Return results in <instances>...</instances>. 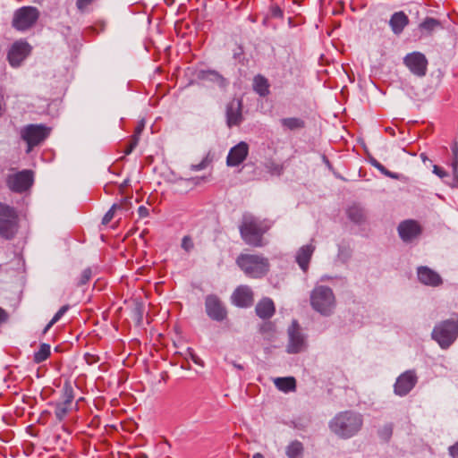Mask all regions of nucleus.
I'll return each mask as SVG.
<instances>
[{"mask_svg":"<svg viewBox=\"0 0 458 458\" xmlns=\"http://www.w3.org/2000/svg\"><path fill=\"white\" fill-rule=\"evenodd\" d=\"M363 424L362 415L352 411L337 413L329 422L330 430L341 438L356 435Z\"/></svg>","mask_w":458,"mask_h":458,"instance_id":"obj_1","label":"nucleus"},{"mask_svg":"<svg viewBox=\"0 0 458 458\" xmlns=\"http://www.w3.org/2000/svg\"><path fill=\"white\" fill-rule=\"evenodd\" d=\"M270 228L266 220H261L251 214H244L239 227L244 242L253 247L263 246V235Z\"/></svg>","mask_w":458,"mask_h":458,"instance_id":"obj_2","label":"nucleus"},{"mask_svg":"<svg viewBox=\"0 0 458 458\" xmlns=\"http://www.w3.org/2000/svg\"><path fill=\"white\" fill-rule=\"evenodd\" d=\"M236 263L244 274L252 278L265 276L270 268L269 260L262 255L241 254Z\"/></svg>","mask_w":458,"mask_h":458,"instance_id":"obj_3","label":"nucleus"},{"mask_svg":"<svg viewBox=\"0 0 458 458\" xmlns=\"http://www.w3.org/2000/svg\"><path fill=\"white\" fill-rule=\"evenodd\" d=\"M458 337V317L440 321L431 333V338L436 341L441 349H448Z\"/></svg>","mask_w":458,"mask_h":458,"instance_id":"obj_4","label":"nucleus"},{"mask_svg":"<svg viewBox=\"0 0 458 458\" xmlns=\"http://www.w3.org/2000/svg\"><path fill=\"white\" fill-rule=\"evenodd\" d=\"M19 229V216L16 209L0 202V237L11 240Z\"/></svg>","mask_w":458,"mask_h":458,"instance_id":"obj_5","label":"nucleus"},{"mask_svg":"<svg viewBox=\"0 0 458 458\" xmlns=\"http://www.w3.org/2000/svg\"><path fill=\"white\" fill-rule=\"evenodd\" d=\"M312 308L323 316H330L335 307L331 288H314L310 295Z\"/></svg>","mask_w":458,"mask_h":458,"instance_id":"obj_6","label":"nucleus"},{"mask_svg":"<svg viewBox=\"0 0 458 458\" xmlns=\"http://www.w3.org/2000/svg\"><path fill=\"white\" fill-rule=\"evenodd\" d=\"M39 16L40 13L37 7L22 6L14 12L12 25L16 30L24 32L37 23Z\"/></svg>","mask_w":458,"mask_h":458,"instance_id":"obj_7","label":"nucleus"},{"mask_svg":"<svg viewBox=\"0 0 458 458\" xmlns=\"http://www.w3.org/2000/svg\"><path fill=\"white\" fill-rule=\"evenodd\" d=\"M50 128L44 124H29L21 128V137L27 143V153L41 144L49 135Z\"/></svg>","mask_w":458,"mask_h":458,"instance_id":"obj_8","label":"nucleus"},{"mask_svg":"<svg viewBox=\"0 0 458 458\" xmlns=\"http://www.w3.org/2000/svg\"><path fill=\"white\" fill-rule=\"evenodd\" d=\"M288 344L286 352L291 354L301 352L307 347V336L302 332L297 320H293L288 330Z\"/></svg>","mask_w":458,"mask_h":458,"instance_id":"obj_9","label":"nucleus"},{"mask_svg":"<svg viewBox=\"0 0 458 458\" xmlns=\"http://www.w3.org/2000/svg\"><path fill=\"white\" fill-rule=\"evenodd\" d=\"M33 182V174L30 170H23L8 175L6 183L9 189L14 192L27 191Z\"/></svg>","mask_w":458,"mask_h":458,"instance_id":"obj_10","label":"nucleus"},{"mask_svg":"<svg viewBox=\"0 0 458 458\" xmlns=\"http://www.w3.org/2000/svg\"><path fill=\"white\" fill-rule=\"evenodd\" d=\"M403 64L412 74L418 77L426 75L428 60L424 54L417 51L410 53L404 56Z\"/></svg>","mask_w":458,"mask_h":458,"instance_id":"obj_11","label":"nucleus"},{"mask_svg":"<svg viewBox=\"0 0 458 458\" xmlns=\"http://www.w3.org/2000/svg\"><path fill=\"white\" fill-rule=\"evenodd\" d=\"M418 377L414 370H406L397 378L394 386V392L398 396L407 395L416 386Z\"/></svg>","mask_w":458,"mask_h":458,"instance_id":"obj_12","label":"nucleus"},{"mask_svg":"<svg viewBox=\"0 0 458 458\" xmlns=\"http://www.w3.org/2000/svg\"><path fill=\"white\" fill-rule=\"evenodd\" d=\"M31 47L28 42L19 40L14 42L8 51L7 59L13 67H18L30 55Z\"/></svg>","mask_w":458,"mask_h":458,"instance_id":"obj_13","label":"nucleus"},{"mask_svg":"<svg viewBox=\"0 0 458 458\" xmlns=\"http://www.w3.org/2000/svg\"><path fill=\"white\" fill-rule=\"evenodd\" d=\"M206 311L208 316L216 321H223L227 311L222 302L216 296L210 295L206 299Z\"/></svg>","mask_w":458,"mask_h":458,"instance_id":"obj_14","label":"nucleus"},{"mask_svg":"<svg viewBox=\"0 0 458 458\" xmlns=\"http://www.w3.org/2000/svg\"><path fill=\"white\" fill-rule=\"evenodd\" d=\"M420 233V225L414 220L403 221L398 226L399 236L405 242L413 241Z\"/></svg>","mask_w":458,"mask_h":458,"instance_id":"obj_15","label":"nucleus"},{"mask_svg":"<svg viewBox=\"0 0 458 458\" xmlns=\"http://www.w3.org/2000/svg\"><path fill=\"white\" fill-rule=\"evenodd\" d=\"M249 153V146L246 142L241 141L233 147L226 157L228 166H237L241 165L247 157Z\"/></svg>","mask_w":458,"mask_h":458,"instance_id":"obj_16","label":"nucleus"},{"mask_svg":"<svg viewBox=\"0 0 458 458\" xmlns=\"http://www.w3.org/2000/svg\"><path fill=\"white\" fill-rule=\"evenodd\" d=\"M242 102L233 99L226 106V123L229 127L237 126L242 122Z\"/></svg>","mask_w":458,"mask_h":458,"instance_id":"obj_17","label":"nucleus"},{"mask_svg":"<svg viewBox=\"0 0 458 458\" xmlns=\"http://www.w3.org/2000/svg\"><path fill=\"white\" fill-rule=\"evenodd\" d=\"M418 278L420 282L428 286H438L443 281L441 276L428 267H418Z\"/></svg>","mask_w":458,"mask_h":458,"instance_id":"obj_18","label":"nucleus"},{"mask_svg":"<svg viewBox=\"0 0 458 458\" xmlns=\"http://www.w3.org/2000/svg\"><path fill=\"white\" fill-rule=\"evenodd\" d=\"M232 302L241 308H247L253 303V293L250 288H236L232 294Z\"/></svg>","mask_w":458,"mask_h":458,"instance_id":"obj_19","label":"nucleus"},{"mask_svg":"<svg viewBox=\"0 0 458 458\" xmlns=\"http://www.w3.org/2000/svg\"><path fill=\"white\" fill-rule=\"evenodd\" d=\"M315 251V246L309 243L301 246L296 252L295 261L303 272L309 268L310 259Z\"/></svg>","mask_w":458,"mask_h":458,"instance_id":"obj_20","label":"nucleus"},{"mask_svg":"<svg viewBox=\"0 0 458 458\" xmlns=\"http://www.w3.org/2000/svg\"><path fill=\"white\" fill-rule=\"evenodd\" d=\"M409 24V18L403 11L395 12L389 20V26L395 35H400Z\"/></svg>","mask_w":458,"mask_h":458,"instance_id":"obj_21","label":"nucleus"},{"mask_svg":"<svg viewBox=\"0 0 458 458\" xmlns=\"http://www.w3.org/2000/svg\"><path fill=\"white\" fill-rule=\"evenodd\" d=\"M256 313L261 318H269L275 313V305L271 299L264 298L256 306Z\"/></svg>","mask_w":458,"mask_h":458,"instance_id":"obj_22","label":"nucleus"},{"mask_svg":"<svg viewBox=\"0 0 458 458\" xmlns=\"http://www.w3.org/2000/svg\"><path fill=\"white\" fill-rule=\"evenodd\" d=\"M253 89L260 97H266L269 94V83L267 78L259 74L253 79Z\"/></svg>","mask_w":458,"mask_h":458,"instance_id":"obj_23","label":"nucleus"},{"mask_svg":"<svg viewBox=\"0 0 458 458\" xmlns=\"http://www.w3.org/2000/svg\"><path fill=\"white\" fill-rule=\"evenodd\" d=\"M274 382L276 386L284 393L294 391L296 387L295 379L292 377H277Z\"/></svg>","mask_w":458,"mask_h":458,"instance_id":"obj_24","label":"nucleus"},{"mask_svg":"<svg viewBox=\"0 0 458 458\" xmlns=\"http://www.w3.org/2000/svg\"><path fill=\"white\" fill-rule=\"evenodd\" d=\"M280 123L284 129L289 131L302 129L305 126L304 121L298 117L283 118Z\"/></svg>","mask_w":458,"mask_h":458,"instance_id":"obj_25","label":"nucleus"},{"mask_svg":"<svg viewBox=\"0 0 458 458\" xmlns=\"http://www.w3.org/2000/svg\"><path fill=\"white\" fill-rule=\"evenodd\" d=\"M348 217L356 224H361L365 220V210L358 205H352L347 209Z\"/></svg>","mask_w":458,"mask_h":458,"instance_id":"obj_26","label":"nucleus"},{"mask_svg":"<svg viewBox=\"0 0 458 458\" xmlns=\"http://www.w3.org/2000/svg\"><path fill=\"white\" fill-rule=\"evenodd\" d=\"M285 453L288 458H302L303 445L300 441L294 440L286 446Z\"/></svg>","mask_w":458,"mask_h":458,"instance_id":"obj_27","label":"nucleus"},{"mask_svg":"<svg viewBox=\"0 0 458 458\" xmlns=\"http://www.w3.org/2000/svg\"><path fill=\"white\" fill-rule=\"evenodd\" d=\"M51 347L48 344H41L38 351L34 353L33 360L36 363L45 361L50 355Z\"/></svg>","mask_w":458,"mask_h":458,"instance_id":"obj_28","label":"nucleus"},{"mask_svg":"<svg viewBox=\"0 0 458 458\" xmlns=\"http://www.w3.org/2000/svg\"><path fill=\"white\" fill-rule=\"evenodd\" d=\"M440 27H441L440 21L432 17H427L420 24V29L422 30H426L428 33L432 32L433 30H435L437 28H440Z\"/></svg>","mask_w":458,"mask_h":458,"instance_id":"obj_29","label":"nucleus"},{"mask_svg":"<svg viewBox=\"0 0 458 458\" xmlns=\"http://www.w3.org/2000/svg\"><path fill=\"white\" fill-rule=\"evenodd\" d=\"M264 167L271 175L279 176L283 174L284 166L276 163L273 159H268L264 163Z\"/></svg>","mask_w":458,"mask_h":458,"instance_id":"obj_30","label":"nucleus"},{"mask_svg":"<svg viewBox=\"0 0 458 458\" xmlns=\"http://www.w3.org/2000/svg\"><path fill=\"white\" fill-rule=\"evenodd\" d=\"M369 163L372 166H374L375 168H377L381 174H383L384 175L389 177V178H392V179H398L399 178V175L395 173H393L389 170H387L380 162H378L377 159L375 158H371L369 160Z\"/></svg>","mask_w":458,"mask_h":458,"instance_id":"obj_31","label":"nucleus"},{"mask_svg":"<svg viewBox=\"0 0 458 458\" xmlns=\"http://www.w3.org/2000/svg\"><path fill=\"white\" fill-rule=\"evenodd\" d=\"M70 309L69 305H64L59 309V310L54 315L52 319L48 322L44 329V333H47L56 322H58L62 317Z\"/></svg>","mask_w":458,"mask_h":458,"instance_id":"obj_32","label":"nucleus"},{"mask_svg":"<svg viewBox=\"0 0 458 458\" xmlns=\"http://www.w3.org/2000/svg\"><path fill=\"white\" fill-rule=\"evenodd\" d=\"M69 406L68 404L61 402V403H57L55 404V418L59 420V421H62L65 416L67 415L68 413V411H69Z\"/></svg>","mask_w":458,"mask_h":458,"instance_id":"obj_33","label":"nucleus"},{"mask_svg":"<svg viewBox=\"0 0 458 458\" xmlns=\"http://www.w3.org/2000/svg\"><path fill=\"white\" fill-rule=\"evenodd\" d=\"M275 330L276 327L270 321L263 322L259 327V332L267 339H270L274 335Z\"/></svg>","mask_w":458,"mask_h":458,"instance_id":"obj_34","label":"nucleus"},{"mask_svg":"<svg viewBox=\"0 0 458 458\" xmlns=\"http://www.w3.org/2000/svg\"><path fill=\"white\" fill-rule=\"evenodd\" d=\"M125 204H114L111 208L106 213L102 219L103 225H107L114 217V212L117 209L124 208L125 210H128L127 208H125Z\"/></svg>","mask_w":458,"mask_h":458,"instance_id":"obj_35","label":"nucleus"},{"mask_svg":"<svg viewBox=\"0 0 458 458\" xmlns=\"http://www.w3.org/2000/svg\"><path fill=\"white\" fill-rule=\"evenodd\" d=\"M73 390L70 385H65L63 388V403L70 405L73 401Z\"/></svg>","mask_w":458,"mask_h":458,"instance_id":"obj_36","label":"nucleus"},{"mask_svg":"<svg viewBox=\"0 0 458 458\" xmlns=\"http://www.w3.org/2000/svg\"><path fill=\"white\" fill-rule=\"evenodd\" d=\"M181 247L186 252H191L194 249V242L191 236L186 235L182 238Z\"/></svg>","mask_w":458,"mask_h":458,"instance_id":"obj_37","label":"nucleus"},{"mask_svg":"<svg viewBox=\"0 0 458 458\" xmlns=\"http://www.w3.org/2000/svg\"><path fill=\"white\" fill-rule=\"evenodd\" d=\"M134 302H135L134 312L137 315L138 318L141 319L143 313L145 311V302H143L141 301H140L138 300V298L134 299Z\"/></svg>","mask_w":458,"mask_h":458,"instance_id":"obj_38","label":"nucleus"},{"mask_svg":"<svg viewBox=\"0 0 458 458\" xmlns=\"http://www.w3.org/2000/svg\"><path fill=\"white\" fill-rule=\"evenodd\" d=\"M393 433V425L391 423L386 424L380 430L379 435L380 437L385 439L388 440Z\"/></svg>","mask_w":458,"mask_h":458,"instance_id":"obj_39","label":"nucleus"},{"mask_svg":"<svg viewBox=\"0 0 458 458\" xmlns=\"http://www.w3.org/2000/svg\"><path fill=\"white\" fill-rule=\"evenodd\" d=\"M92 269L90 267H88L86 269H84L81 273V279H80V282L79 284H81V285H84V284H87L89 283V280L92 276Z\"/></svg>","mask_w":458,"mask_h":458,"instance_id":"obj_40","label":"nucleus"},{"mask_svg":"<svg viewBox=\"0 0 458 458\" xmlns=\"http://www.w3.org/2000/svg\"><path fill=\"white\" fill-rule=\"evenodd\" d=\"M93 1L94 0H77L76 6L78 10L82 13Z\"/></svg>","mask_w":458,"mask_h":458,"instance_id":"obj_41","label":"nucleus"},{"mask_svg":"<svg viewBox=\"0 0 458 458\" xmlns=\"http://www.w3.org/2000/svg\"><path fill=\"white\" fill-rule=\"evenodd\" d=\"M452 167H453L454 181L453 186H457L458 185V159L457 158L454 159V161L452 163Z\"/></svg>","mask_w":458,"mask_h":458,"instance_id":"obj_42","label":"nucleus"},{"mask_svg":"<svg viewBox=\"0 0 458 458\" xmlns=\"http://www.w3.org/2000/svg\"><path fill=\"white\" fill-rule=\"evenodd\" d=\"M188 352H189V356L190 358L191 359V360L197 364V365H200V366H203V361L201 360V359L193 352L192 349L189 348L188 349Z\"/></svg>","mask_w":458,"mask_h":458,"instance_id":"obj_43","label":"nucleus"},{"mask_svg":"<svg viewBox=\"0 0 458 458\" xmlns=\"http://www.w3.org/2000/svg\"><path fill=\"white\" fill-rule=\"evenodd\" d=\"M433 173L440 178H444V177L447 176V173L443 168H441L436 165H433Z\"/></svg>","mask_w":458,"mask_h":458,"instance_id":"obj_44","label":"nucleus"},{"mask_svg":"<svg viewBox=\"0 0 458 458\" xmlns=\"http://www.w3.org/2000/svg\"><path fill=\"white\" fill-rule=\"evenodd\" d=\"M207 161L206 160H202L200 163L197 164V165H191V170L192 171H200V170H203L207 167Z\"/></svg>","mask_w":458,"mask_h":458,"instance_id":"obj_45","label":"nucleus"},{"mask_svg":"<svg viewBox=\"0 0 458 458\" xmlns=\"http://www.w3.org/2000/svg\"><path fill=\"white\" fill-rule=\"evenodd\" d=\"M449 454L453 458H458V442L449 447Z\"/></svg>","mask_w":458,"mask_h":458,"instance_id":"obj_46","label":"nucleus"},{"mask_svg":"<svg viewBox=\"0 0 458 458\" xmlns=\"http://www.w3.org/2000/svg\"><path fill=\"white\" fill-rule=\"evenodd\" d=\"M138 214L140 218L147 217L149 214L148 208H146L145 206H140L138 208Z\"/></svg>","mask_w":458,"mask_h":458,"instance_id":"obj_47","label":"nucleus"},{"mask_svg":"<svg viewBox=\"0 0 458 458\" xmlns=\"http://www.w3.org/2000/svg\"><path fill=\"white\" fill-rule=\"evenodd\" d=\"M137 144H138V138L136 136H134L132 141L131 142V144L129 146V148H127V149L125 150V154L129 155L130 153H131V151L137 146Z\"/></svg>","mask_w":458,"mask_h":458,"instance_id":"obj_48","label":"nucleus"},{"mask_svg":"<svg viewBox=\"0 0 458 458\" xmlns=\"http://www.w3.org/2000/svg\"><path fill=\"white\" fill-rule=\"evenodd\" d=\"M7 319V314L6 312L0 308V324L4 322Z\"/></svg>","mask_w":458,"mask_h":458,"instance_id":"obj_49","label":"nucleus"},{"mask_svg":"<svg viewBox=\"0 0 458 458\" xmlns=\"http://www.w3.org/2000/svg\"><path fill=\"white\" fill-rule=\"evenodd\" d=\"M143 127H144V124L143 123H140L137 127H136V130H135V135L138 139H139V135L141 133L142 130H143Z\"/></svg>","mask_w":458,"mask_h":458,"instance_id":"obj_50","label":"nucleus"},{"mask_svg":"<svg viewBox=\"0 0 458 458\" xmlns=\"http://www.w3.org/2000/svg\"><path fill=\"white\" fill-rule=\"evenodd\" d=\"M452 150H453V153H454V158H457L458 159V147L457 146H454L452 148Z\"/></svg>","mask_w":458,"mask_h":458,"instance_id":"obj_51","label":"nucleus"},{"mask_svg":"<svg viewBox=\"0 0 458 458\" xmlns=\"http://www.w3.org/2000/svg\"><path fill=\"white\" fill-rule=\"evenodd\" d=\"M420 157L423 161V163H426L427 161H429L426 153H420Z\"/></svg>","mask_w":458,"mask_h":458,"instance_id":"obj_52","label":"nucleus"},{"mask_svg":"<svg viewBox=\"0 0 458 458\" xmlns=\"http://www.w3.org/2000/svg\"><path fill=\"white\" fill-rule=\"evenodd\" d=\"M233 365L234 368H236L237 369H243V366L242 364H238L236 362H233Z\"/></svg>","mask_w":458,"mask_h":458,"instance_id":"obj_53","label":"nucleus"},{"mask_svg":"<svg viewBox=\"0 0 458 458\" xmlns=\"http://www.w3.org/2000/svg\"><path fill=\"white\" fill-rule=\"evenodd\" d=\"M332 284H342V279L341 278H335V281H332L331 282Z\"/></svg>","mask_w":458,"mask_h":458,"instance_id":"obj_54","label":"nucleus"},{"mask_svg":"<svg viewBox=\"0 0 458 458\" xmlns=\"http://www.w3.org/2000/svg\"><path fill=\"white\" fill-rule=\"evenodd\" d=\"M282 14V12L279 8H276L275 11H274V15H281Z\"/></svg>","mask_w":458,"mask_h":458,"instance_id":"obj_55","label":"nucleus"},{"mask_svg":"<svg viewBox=\"0 0 458 458\" xmlns=\"http://www.w3.org/2000/svg\"><path fill=\"white\" fill-rule=\"evenodd\" d=\"M252 458H264L263 455L259 453H257L255 454H253V457Z\"/></svg>","mask_w":458,"mask_h":458,"instance_id":"obj_56","label":"nucleus"},{"mask_svg":"<svg viewBox=\"0 0 458 458\" xmlns=\"http://www.w3.org/2000/svg\"><path fill=\"white\" fill-rule=\"evenodd\" d=\"M386 131L394 134V130L392 128H386Z\"/></svg>","mask_w":458,"mask_h":458,"instance_id":"obj_57","label":"nucleus"},{"mask_svg":"<svg viewBox=\"0 0 458 458\" xmlns=\"http://www.w3.org/2000/svg\"><path fill=\"white\" fill-rule=\"evenodd\" d=\"M144 289H145V288L140 287V292H142V293H144Z\"/></svg>","mask_w":458,"mask_h":458,"instance_id":"obj_58","label":"nucleus"}]
</instances>
